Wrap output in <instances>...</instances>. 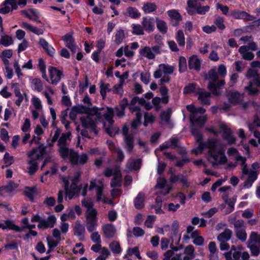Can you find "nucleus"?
I'll return each mask as SVG.
<instances>
[{
  "label": "nucleus",
  "mask_w": 260,
  "mask_h": 260,
  "mask_svg": "<svg viewBox=\"0 0 260 260\" xmlns=\"http://www.w3.org/2000/svg\"><path fill=\"white\" fill-rule=\"evenodd\" d=\"M191 133L195 137L199 146L197 148L192 150V152L196 155L202 153L204 149H208L207 158L208 161L214 166L225 164L226 157L224 154V150L222 144L215 139L211 138L203 143L202 135L196 129H191Z\"/></svg>",
  "instance_id": "1"
},
{
  "label": "nucleus",
  "mask_w": 260,
  "mask_h": 260,
  "mask_svg": "<svg viewBox=\"0 0 260 260\" xmlns=\"http://www.w3.org/2000/svg\"><path fill=\"white\" fill-rule=\"evenodd\" d=\"M114 111L112 108L106 107L98 108L92 107L88 109L87 114L81 117L82 124L85 128H90L97 134L94 129L98 122H103V125L107 133L111 135V129L114 123L113 117Z\"/></svg>",
  "instance_id": "2"
},
{
  "label": "nucleus",
  "mask_w": 260,
  "mask_h": 260,
  "mask_svg": "<svg viewBox=\"0 0 260 260\" xmlns=\"http://www.w3.org/2000/svg\"><path fill=\"white\" fill-rule=\"evenodd\" d=\"M226 74V69L223 64L219 66L217 73L215 69L210 70L206 77L208 80V87L212 94L215 96L221 94L220 89L224 85L223 80H219V78L224 77Z\"/></svg>",
  "instance_id": "3"
},
{
  "label": "nucleus",
  "mask_w": 260,
  "mask_h": 260,
  "mask_svg": "<svg viewBox=\"0 0 260 260\" xmlns=\"http://www.w3.org/2000/svg\"><path fill=\"white\" fill-rule=\"evenodd\" d=\"M45 152V148L43 145L32 149L27 153L28 159L27 163L29 165L28 171L30 175H33L38 169V160L43 157Z\"/></svg>",
  "instance_id": "4"
},
{
  "label": "nucleus",
  "mask_w": 260,
  "mask_h": 260,
  "mask_svg": "<svg viewBox=\"0 0 260 260\" xmlns=\"http://www.w3.org/2000/svg\"><path fill=\"white\" fill-rule=\"evenodd\" d=\"M80 177V173L76 172L74 177L69 176L68 179L62 177V179L64 184L66 197L72 199L75 194L79 191L77 182Z\"/></svg>",
  "instance_id": "5"
},
{
  "label": "nucleus",
  "mask_w": 260,
  "mask_h": 260,
  "mask_svg": "<svg viewBox=\"0 0 260 260\" xmlns=\"http://www.w3.org/2000/svg\"><path fill=\"white\" fill-rule=\"evenodd\" d=\"M186 109L190 113V119L192 124L202 126L206 121V117L200 114L204 113L205 110L202 107H195L193 105L187 106Z\"/></svg>",
  "instance_id": "6"
},
{
  "label": "nucleus",
  "mask_w": 260,
  "mask_h": 260,
  "mask_svg": "<svg viewBox=\"0 0 260 260\" xmlns=\"http://www.w3.org/2000/svg\"><path fill=\"white\" fill-rule=\"evenodd\" d=\"M94 187L96 188V196L98 201H102L105 203L112 204V201L106 198L103 194L104 184L102 179H95L90 181L89 189H92Z\"/></svg>",
  "instance_id": "7"
},
{
  "label": "nucleus",
  "mask_w": 260,
  "mask_h": 260,
  "mask_svg": "<svg viewBox=\"0 0 260 260\" xmlns=\"http://www.w3.org/2000/svg\"><path fill=\"white\" fill-rule=\"evenodd\" d=\"M86 225L89 232L95 231L98 226V211L96 209H90L86 211Z\"/></svg>",
  "instance_id": "8"
},
{
  "label": "nucleus",
  "mask_w": 260,
  "mask_h": 260,
  "mask_svg": "<svg viewBox=\"0 0 260 260\" xmlns=\"http://www.w3.org/2000/svg\"><path fill=\"white\" fill-rule=\"evenodd\" d=\"M67 155L65 158H62L68 159L72 164L74 165H84L87 162L89 159L87 154L83 153L79 154L72 149H70Z\"/></svg>",
  "instance_id": "9"
},
{
  "label": "nucleus",
  "mask_w": 260,
  "mask_h": 260,
  "mask_svg": "<svg viewBox=\"0 0 260 260\" xmlns=\"http://www.w3.org/2000/svg\"><path fill=\"white\" fill-rule=\"evenodd\" d=\"M71 133L70 132L66 133H63L58 140V151L62 158H65L67 156V155L68 154V153L70 151V150L67 147V145L71 140Z\"/></svg>",
  "instance_id": "10"
},
{
  "label": "nucleus",
  "mask_w": 260,
  "mask_h": 260,
  "mask_svg": "<svg viewBox=\"0 0 260 260\" xmlns=\"http://www.w3.org/2000/svg\"><path fill=\"white\" fill-rule=\"evenodd\" d=\"M226 260H248L250 257L247 251L241 252L233 245L230 251L224 254Z\"/></svg>",
  "instance_id": "11"
},
{
  "label": "nucleus",
  "mask_w": 260,
  "mask_h": 260,
  "mask_svg": "<svg viewBox=\"0 0 260 260\" xmlns=\"http://www.w3.org/2000/svg\"><path fill=\"white\" fill-rule=\"evenodd\" d=\"M104 175L107 177L113 176V178L111 182L112 187H117L120 185L121 181V173L119 168H115L112 169H107L105 170Z\"/></svg>",
  "instance_id": "12"
},
{
  "label": "nucleus",
  "mask_w": 260,
  "mask_h": 260,
  "mask_svg": "<svg viewBox=\"0 0 260 260\" xmlns=\"http://www.w3.org/2000/svg\"><path fill=\"white\" fill-rule=\"evenodd\" d=\"M170 81V77L168 75H164L158 81V84L160 85L159 92L162 96V102L164 104L168 103L169 95H168L169 89L166 86H164V84L169 83Z\"/></svg>",
  "instance_id": "13"
},
{
  "label": "nucleus",
  "mask_w": 260,
  "mask_h": 260,
  "mask_svg": "<svg viewBox=\"0 0 260 260\" xmlns=\"http://www.w3.org/2000/svg\"><path fill=\"white\" fill-rule=\"evenodd\" d=\"M122 134L124 135V147L128 152H131L134 148V136L129 133L128 127L126 125L123 126Z\"/></svg>",
  "instance_id": "14"
},
{
  "label": "nucleus",
  "mask_w": 260,
  "mask_h": 260,
  "mask_svg": "<svg viewBox=\"0 0 260 260\" xmlns=\"http://www.w3.org/2000/svg\"><path fill=\"white\" fill-rule=\"evenodd\" d=\"M220 133L222 134V137L225 140L229 145L234 143L236 141L235 138L233 137L231 130L228 127L227 125L223 123L219 125Z\"/></svg>",
  "instance_id": "15"
},
{
  "label": "nucleus",
  "mask_w": 260,
  "mask_h": 260,
  "mask_svg": "<svg viewBox=\"0 0 260 260\" xmlns=\"http://www.w3.org/2000/svg\"><path fill=\"white\" fill-rule=\"evenodd\" d=\"M52 235L55 239L52 237L47 238L48 245L50 248H55L61 240L60 232L58 229L55 228L53 230Z\"/></svg>",
  "instance_id": "16"
},
{
  "label": "nucleus",
  "mask_w": 260,
  "mask_h": 260,
  "mask_svg": "<svg viewBox=\"0 0 260 260\" xmlns=\"http://www.w3.org/2000/svg\"><path fill=\"white\" fill-rule=\"evenodd\" d=\"M48 71L50 83L53 85H56L61 79V72L53 67H50Z\"/></svg>",
  "instance_id": "17"
},
{
  "label": "nucleus",
  "mask_w": 260,
  "mask_h": 260,
  "mask_svg": "<svg viewBox=\"0 0 260 260\" xmlns=\"http://www.w3.org/2000/svg\"><path fill=\"white\" fill-rule=\"evenodd\" d=\"M56 222V218L54 215H49L46 219H43L42 221L38 224V228L40 229H46L53 228Z\"/></svg>",
  "instance_id": "18"
},
{
  "label": "nucleus",
  "mask_w": 260,
  "mask_h": 260,
  "mask_svg": "<svg viewBox=\"0 0 260 260\" xmlns=\"http://www.w3.org/2000/svg\"><path fill=\"white\" fill-rule=\"evenodd\" d=\"M230 16L236 19L253 20L254 18L245 11L234 10L231 11Z\"/></svg>",
  "instance_id": "19"
},
{
  "label": "nucleus",
  "mask_w": 260,
  "mask_h": 260,
  "mask_svg": "<svg viewBox=\"0 0 260 260\" xmlns=\"http://www.w3.org/2000/svg\"><path fill=\"white\" fill-rule=\"evenodd\" d=\"M0 229L3 230H13L16 232H21L22 229L15 225L14 221L7 219L3 222H0Z\"/></svg>",
  "instance_id": "20"
},
{
  "label": "nucleus",
  "mask_w": 260,
  "mask_h": 260,
  "mask_svg": "<svg viewBox=\"0 0 260 260\" xmlns=\"http://www.w3.org/2000/svg\"><path fill=\"white\" fill-rule=\"evenodd\" d=\"M171 23L173 26H177L182 20V17L179 13L176 10H171L167 11Z\"/></svg>",
  "instance_id": "21"
},
{
  "label": "nucleus",
  "mask_w": 260,
  "mask_h": 260,
  "mask_svg": "<svg viewBox=\"0 0 260 260\" xmlns=\"http://www.w3.org/2000/svg\"><path fill=\"white\" fill-rule=\"evenodd\" d=\"M146 100L143 98H139L138 97L134 98L130 104H129V109L132 112H141L140 110L139 107L137 105V104L144 106L146 104Z\"/></svg>",
  "instance_id": "22"
},
{
  "label": "nucleus",
  "mask_w": 260,
  "mask_h": 260,
  "mask_svg": "<svg viewBox=\"0 0 260 260\" xmlns=\"http://www.w3.org/2000/svg\"><path fill=\"white\" fill-rule=\"evenodd\" d=\"M242 166L241 178L243 179L245 175H248V179L252 182H254L257 178V172L248 169L245 163L244 165H242Z\"/></svg>",
  "instance_id": "23"
},
{
  "label": "nucleus",
  "mask_w": 260,
  "mask_h": 260,
  "mask_svg": "<svg viewBox=\"0 0 260 260\" xmlns=\"http://www.w3.org/2000/svg\"><path fill=\"white\" fill-rule=\"evenodd\" d=\"M141 24L144 29L148 32L153 31L154 29V20L152 17H143Z\"/></svg>",
  "instance_id": "24"
},
{
  "label": "nucleus",
  "mask_w": 260,
  "mask_h": 260,
  "mask_svg": "<svg viewBox=\"0 0 260 260\" xmlns=\"http://www.w3.org/2000/svg\"><path fill=\"white\" fill-rule=\"evenodd\" d=\"M194 256V248L191 245L187 246L184 249V252L181 253L182 260H192Z\"/></svg>",
  "instance_id": "25"
},
{
  "label": "nucleus",
  "mask_w": 260,
  "mask_h": 260,
  "mask_svg": "<svg viewBox=\"0 0 260 260\" xmlns=\"http://www.w3.org/2000/svg\"><path fill=\"white\" fill-rule=\"evenodd\" d=\"M39 44L49 55L52 56L55 54V50L45 39L40 38L39 41Z\"/></svg>",
  "instance_id": "26"
},
{
  "label": "nucleus",
  "mask_w": 260,
  "mask_h": 260,
  "mask_svg": "<svg viewBox=\"0 0 260 260\" xmlns=\"http://www.w3.org/2000/svg\"><path fill=\"white\" fill-rule=\"evenodd\" d=\"M227 153L229 156H234L235 159L239 162L241 166L244 165L245 163L246 158L240 155L236 148L233 147L230 148L227 151Z\"/></svg>",
  "instance_id": "27"
},
{
  "label": "nucleus",
  "mask_w": 260,
  "mask_h": 260,
  "mask_svg": "<svg viewBox=\"0 0 260 260\" xmlns=\"http://www.w3.org/2000/svg\"><path fill=\"white\" fill-rule=\"evenodd\" d=\"M62 39L64 42L66 47L69 48L71 51L75 53L77 47L74 44L72 36L70 34H67L62 37Z\"/></svg>",
  "instance_id": "28"
},
{
  "label": "nucleus",
  "mask_w": 260,
  "mask_h": 260,
  "mask_svg": "<svg viewBox=\"0 0 260 260\" xmlns=\"http://www.w3.org/2000/svg\"><path fill=\"white\" fill-rule=\"evenodd\" d=\"M20 26L26 30L38 36L42 35L44 33V30L43 29L37 27L27 22H22Z\"/></svg>",
  "instance_id": "29"
},
{
  "label": "nucleus",
  "mask_w": 260,
  "mask_h": 260,
  "mask_svg": "<svg viewBox=\"0 0 260 260\" xmlns=\"http://www.w3.org/2000/svg\"><path fill=\"white\" fill-rule=\"evenodd\" d=\"M141 164L140 159H129L126 165V170L128 171L137 170L140 169Z\"/></svg>",
  "instance_id": "30"
},
{
  "label": "nucleus",
  "mask_w": 260,
  "mask_h": 260,
  "mask_svg": "<svg viewBox=\"0 0 260 260\" xmlns=\"http://www.w3.org/2000/svg\"><path fill=\"white\" fill-rule=\"evenodd\" d=\"M162 260H182L180 252H175L173 250H169L164 254Z\"/></svg>",
  "instance_id": "31"
},
{
  "label": "nucleus",
  "mask_w": 260,
  "mask_h": 260,
  "mask_svg": "<svg viewBox=\"0 0 260 260\" xmlns=\"http://www.w3.org/2000/svg\"><path fill=\"white\" fill-rule=\"evenodd\" d=\"M103 231L105 236L107 238L113 237L116 232V230L113 225L111 224H107L102 228Z\"/></svg>",
  "instance_id": "32"
},
{
  "label": "nucleus",
  "mask_w": 260,
  "mask_h": 260,
  "mask_svg": "<svg viewBox=\"0 0 260 260\" xmlns=\"http://www.w3.org/2000/svg\"><path fill=\"white\" fill-rule=\"evenodd\" d=\"M188 66L190 69L199 71L201 68V60L197 56L193 55L189 58Z\"/></svg>",
  "instance_id": "33"
},
{
  "label": "nucleus",
  "mask_w": 260,
  "mask_h": 260,
  "mask_svg": "<svg viewBox=\"0 0 260 260\" xmlns=\"http://www.w3.org/2000/svg\"><path fill=\"white\" fill-rule=\"evenodd\" d=\"M42 93L46 99L48 105H52L53 104L52 96L54 94L55 91L51 86H47L46 88V90L43 91Z\"/></svg>",
  "instance_id": "34"
},
{
  "label": "nucleus",
  "mask_w": 260,
  "mask_h": 260,
  "mask_svg": "<svg viewBox=\"0 0 260 260\" xmlns=\"http://www.w3.org/2000/svg\"><path fill=\"white\" fill-rule=\"evenodd\" d=\"M145 194L143 192H139L134 200L135 207L137 209H142L144 205Z\"/></svg>",
  "instance_id": "35"
},
{
  "label": "nucleus",
  "mask_w": 260,
  "mask_h": 260,
  "mask_svg": "<svg viewBox=\"0 0 260 260\" xmlns=\"http://www.w3.org/2000/svg\"><path fill=\"white\" fill-rule=\"evenodd\" d=\"M30 87L31 89L37 92H42L43 83L39 78H34L30 81Z\"/></svg>",
  "instance_id": "36"
},
{
  "label": "nucleus",
  "mask_w": 260,
  "mask_h": 260,
  "mask_svg": "<svg viewBox=\"0 0 260 260\" xmlns=\"http://www.w3.org/2000/svg\"><path fill=\"white\" fill-rule=\"evenodd\" d=\"M139 53L142 56L148 59H153L155 56L151 48L149 47L146 46L140 49Z\"/></svg>",
  "instance_id": "37"
},
{
  "label": "nucleus",
  "mask_w": 260,
  "mask_h": 260,
  "mask_svg": "<svg viewBox=\"0 0 260 260\" xmlns=\"http://www.w3.org/2000/svg\"><path fill=\"white\" fill-rule=\"evenodd\" d=\"M190 239H193L192 242L196 245L203 246L204 245V239L200 235L198 230H196L195 232L191 234Z\"/></svg>",
  "instance_id": "38"
},
{
  "label": "nucleus",
  "mask_w": 260,
  "mask_h": 260,
  "mask_svg": "<svg viewBox=\"0 0 260 260\" xmlns=\"http://www.w3.org/2000/svg\"><path fill=\"white\" fill-rule=\"evenodd\" d=\"M210 93L204 89H200L199 92V99L203 104H210Z\"/></svg>",
  "instance_id": "39"
},
{
  "label": "nucleus",
  "mask_w": 260,
  "mask_h": 260,
  "mask_svg": "<svg viewBox=\"0 0 260 260\" xmlns=\"http://www.w3.org/2000/svg\"><path fill=\"white\" fill-rule=\"evenodd\" d=\"M260 86V78L257 79L255 82H250L249 86L245 87L248 91L249 94H255L257 91V87Z\"/></svg>",
  "instance_id": "40"
},
{
  "label": "nucleus",
  "mask_w": 260,
  "mask_h": 260,
  "mask_svg": "<svg viewBox=\"0 0 260 260\" xmlns=\"http://www.w3.org/2000/svg\"><path fill=\"white\" fill-rule=\"evenodd\" d=\"M18 187V184L10 181L8 184L2 188V190L6 193L9 194H13L16 192V189Z\"/></svg>",
  "instance_id": "41"
},
{
  "label": "nucleus",
  "mask_w": 260,
  "mask_h": 260,
  "mask_svg": "<svg viewBox=\"0 0 260 260\" xmlns=\"http://www.w3.org/2000/svg\"><path fill=\"white\" fill-rule=\"evenodd\" d=\"M232 232L230 229H225L223 232L217 236V240L219 242L228 241L232 236Z\"/></svg>",
  "instance_id": "42"
},
{
  "label": "nucleus",
  "mask_w": 260,
  "mask_h": 260,
  "mask_svg": "<svg viewBox=\"0 0 260 260\" xmlns=\"http://www.w3.org/2000/svg\"><path fill=\"white\" fill-rule=\"evenodd\" d=\"M157 9V6L155 3L147 2L144 4L142 8V10L145 13H151L155 11Z\"/></svg>",
  "instance_id": "43"
},
{
  "label": "nucleus",
  "mask_w": 260,
  "mask_h": 260,
  "mask_svg": "<svg viewBox=\"0 0 260 260\" xmlns=\"http://www.w3.org/2000/svg\"><path fill=\"white\" fill-rule=\"evenodd\" d=\"M13 43V40L12 38L7 35L3 34L1 35L0 38V44L4 46L5 47H8Z\"/></svg>",
  "instance_id": "44"
},
{
  "label": "nucleus",
  "mask_w": 260,
  "mask_h": 260,
  "mask_svg": "<svg viewBox=\"0 0 260 260\" xmlns=\"http://www.w3.org/2000/svg\"><path fill=\"white\" fill-rule=\"evenodd\" d=\"M178 139L176 138H173L170 139L169 141L166 142L165 143L162 144L159 146V149L161 151H164L165 149L175 147L177 146Z\"/></svg>",
  "instance_id": "45"
},
{
  "label": "nucleus",
  "mask_w": 260,
  "mask_h": 260,
  "mask_svg": "<svg viewBox=\"0 0 260 260\" xmlns=\"http://www.w3.org/2000/svg\"><path fill=\"white\" fill-rule=\"evenodd\" d=\"M109 248L115 254H120L122 252V248L117 241H113L109 244Z\"/></svg>",
  "instance_id": "46"
},
{
  "label": "nucleus",
  "mask_w": 260,
  "mask_h": 260,
  "mask_svg": "<svg viewBox=\"0 0 260 260\" xmlns=\"http://www.w3.org/2000/svg\"><path fill=\"white\" fill-rule=\"evenodd\" d=\"M24 193L30 200H32L34 196L37 193V187L36 186L26 187L24 189Z\"/></svg>",
  "instance_id": "47"
},
{
  "label": "nucleus",
  "mask_w": 260,
  "mask_h": 260,
  "mask_svg": "<svg viewBox=\"0 0 260 260\" xmlns=\"http://www.w3.org/2000/svg\"><path fill=\"white\" fill-rule=\"evenodd\" d=\"M84 226L81 224L80 221H77L75 225L74 231V234L77 236H82L85 233Z\"/></svg>",
  "instance_id": "48"
},
{
  "label": "nucleus",
  "mask_w": 260,
  "mask_h": 260,
  "mask_svg": "<svg viewBox=\"0 0 260 260\" xmlns=\"http://www.w3.org/2000/svg\"><path fill=\"white\" fill-rule=\"evenodd\" d=\"M229 100L232 103H238L243 98V94H240L237 92L230 93L229 95Z\"/></svg>",
  "instance_id": "49"
},
{
  "label": "nucleus",
  "mask_w": 260,
  "mask_h": 260,
  "mask_svg": "<svg viewBox=\"0 0 260 260\" xmlns=\"http://www.w3.org/2000/svg\"><path fill=\"white\" fill-rule=\"evenodd\" d=\"M126 12L128 16L133 18L137 19L140 17L141 13L138 10L134 7H129L126 9Z\"/></svg>",
  "instance_id": "50"
},
{
  "label": "nucleus",
  "mask_w": 260,
  "mask_h": 260,
  "mask_svg": "<svg viewBox=\"0 0 260 260\" xmlns=\"http://www.w3.org/2000/svg\"><path fill=\"white\" fill-rule=\"evenodd\" d=\"M248 243L260 245V234L255 232H251L249 236Z\"/></svg>",
  "instance_id": "51"
},
{
  "label": "nucleus",
  "mask_w": 260,
  "mask_h": 260,
  "mask_svg": "<svg viewBox=\"0 0 260 260\" xmlns=\"http://www.w3.org/2000/svg\"><path fill=\"white\" fill-rule=\"evenodd\" d=\"M38 66L40 71L42 73V78L46 80L47 82H49L48 78L47 77V76L46 73L45 63L42 58H40L39 59Z\"/></svg>",
  "instance_id": "52"
},
{
  "label": "nucleus",
  "mask_w": 260,
  "mask_h": 260,
  "mask_svg": "<svg viewBox=\"0 0 260 260\" xmlns=\"http://www.w3.org/2000/svg\"><path fill=\"white\" fill-rule=\"evenodd\" d=\"M29 19L35 21L38 23H41V21L38 19L40 16V13L36 9H30L29 10Z\"/></svg>",
  "instance_id": "53"
},
{
  "label": "nucleus",
  "mask_w": 260,
  "mask_h": 260,
  "mask_svg": "<svg viewBox=\"0 0 260 260\" xmlns=\"http://www.w3.org/2000/svg\"><path fill=\"white\" fill-rule=\"evenodd\" d=\"M156 26L159 31L162 34H166L167 32L168 27L166 23L164 20L157 19Z\"/></svg>",
  "instance_id": "54"
},
{
  "label": "nucleus",
  "mask_w": 260,
  "mask_h": 260,
  "mask_svg": "<svg viewBox=\"0 0 260 260\" xmlns=\"http://www.w3.org/2000/svg\"><path fill=\"white\" fill-rule=\"evenodd\" d=\"M247 247L250 250L252 255L256 256L260 253V245L248 243Z\"/></svg>",
  "instance_id": "55"
},
{
  "label": "nucleus",
  "mask_w": 260,
  "mask_h": 260,
  "mask_svg": "<svg viewBox=\"0 0 260 260\" xmlns=\"http://www.w3.org/2000/svg\"><path fill=\"white\" fill-rule=\"evenodd\" d=\"M132 27L133 34L136 35H143L144 34V29L142 25L138 24H133Z\"/></svg>",
  "instance_id": "56"
},
{
  "label": "nucleus",
  "mask_w": 260,
  "mask_h": 260,
  "mask_svg": "<svg viewBox=\"0 0 260 260\" xmlns=\"http://www.w3.org/2000/svg\"><path fill=\"white\" fill-rule=\"evenodd\" d=\"M31 103L35 109H38V110H42L43 105L41 100L39 98L36 96H32L31 99Z\"/></svg>",
  "instance_id": "57"
},
{
  "label": "nucleus",
  "mask_w": 260,
  "mask_h": 260,
  "mask_svg": "<svg viewBox=\"0 0 260 260\" xmlns=\"http://www.w3.org/2000/svg\"><path fill=\"white\" fill-rule=\"evenodd\" d=\"M124 38L125 35L123 30H119L115 33L114 41L117 44L119 45L122 42Z\"/></svg>",
  "instance_id": "58"
},
{
  "label": "nucleus",
  "mask_w": 260,
  "mask_h": 260,
  "mask_svg": "<svg viewBox=\"0 0 260 260\" xmlns=\"http://www.w3.org/2000/svg\"><path fill=\"white\" fill-rule=\"evenodd\" d=\"M176 39L180 46H184L185 45V37L182 30L177 31Z\"/></svg>",
  "instance_id": "59"
},
{
  "label": "nucleus",
  "mask_w": 260,
  "mask_h": 260,
  "mask_svg": "<svg viewBox=\"0 0 260 260\" xmlns=\"http://www.w3.org/2000/svg\"><path fill=\"white\" fill-rule=\"evenodd\" d=\"M136 118L132 121L131 124V128L136 129L141 123V119L142 116V113L141 112H136Z\"/></svg>",
  "instance_id": "60"
},
{
  "label": "nucleus",
  "mask_w": 260,
  "mask_h": 260,
  "mask_svg": "<svg viewBox=\"0 0 260 260\" xmlns=\"http://www.w3.org/2000/svg\"><path fill=\"white\" fill-rule=\"evenodd\" d=\"M160 67L162 68L164 74L166 75L172 74L174 71V67L170 66L168 64H160Z\"/></svg>",
  "instance_id": "61"
},
{
  "label": "nucleus",
  "mask_w": 260,
  "mask_h": 260,
  "mask_svg": "<svg viewBox=\"0 0 260 260\" xmlns=\"http://www.w3.org/2000/svg\"><path fill=\"white\" fill-rule=\"evenodd\" d=\"M237 238L242 242L246 241L247 239V234L245 229L235 231Z\"/></svg>",
  "instance_id": "62"
},
{
  "label": "nucleus",
  "mask_w": 260,
  "mask_h": 260,
  "mask_svg": "<svg viewBox=\"0 0 260 260\" xmlns=\"http://www.w3.org/2000/svg\"><path fill=\"white\" fill-rule=\"evenodd\" d=\"M179 66L180 72H184L187 69L186 59L184 57L181 56L179 58Z\"/></svg>",
  "instance_id": "63"
},
{
  "label": "nucleus",
  "mask_w": 260,
  "mask_h": 260,
  "mask_svg": "<svg viewBox=\"0 0 260 260\" xmlns=\"http://www.w3.org/2000/svg\"><path fill=\"white\" fill-rule=\"evenodd\" d=\"M215 25L220 29L223 30L225 28L224 19L220 16L217 17L214 22Z\"/></svg>",
  "instance_id": "64"
}]
</instances>
